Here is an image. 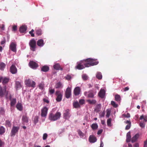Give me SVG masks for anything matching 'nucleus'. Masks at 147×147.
Returning a JSON list of instances; mask_svg holds the SVG:
<instances>
[{"instance_id": "f257e3e1", "label": "nucleus", "mask_w": 147, "mask_h": 147, "mask_svg": "<svg viewBox=\"0 0 147 147\" xmlns=\"http://www.w3.org/2000/svg\"><path fill=\"white\" fill-rule=\"evenodd\" d=\"M96 59L88 58L82 60L77 63V65L76 68L79 70L82 69L85 67H88L90 66L96 65L98 63V61H96Z\"/></svg>"}, {"instance_id": "f03ea898", "label": "nucleus", "mask_w": 147, "mask_h": 147, "mask_svg": "<svg viewBox=\"0 0 147 147\" xmlns=\"http://www.w3.org/2000/svg\"><path fill=\"white\" fill-rule=\"evenodd\" d=\"M61 115V113L58 112H57L55 114L51 113L49 116V119L52 121H56L60 118Z\"/></svg>"}, {"instance_id": "7ed1b4c3", "label": "nucleus", "mask_w": 147, "mask_h": 147, "mask_svg": "<svg viewBox=\"0 0 147 147\" xmlns=\"http://www.w3.org/2000/svg\"><path fill=\"white\" fill-rule=\"evenodd\" d=\"M6 93L5 97L7 98V95L8 93V91L6 90V86H5L3 88L2 87L0 86V96L1 97H3Z\"/></svg>"}, {"instance_id": "20e7f679", "label": "nucleus", "mask_w": 147, "mask_h": 147, "mask_svg": "<svg viewBox=\"0 0 147 147\" xmlns=\"http://www.w3.org/2000/svg\"><path fill=\"white\" fill-rule=\"evenodd\" d=\"M29 45L30 49L33 51H35L36 48V41L34 39L31 40L29 42Z\"/></svg>"}, {"instance_id": "39448f33", "label": "nucleus", "mask_w": 147, "mask_h": 147, "mask_svg": "<svg viewBox=\"0 0 147 147\" xmlns=\"http://www.w3.org/2000/svg\"><path fill=\"white\" fill-rule=\"evenodd\" d=\"M25 84L28 86L33 88L35 87L36 84V83L32 81L29 79L26 80L25 81Z\"/></svg>"}, {"instance_id": "423d86ee", "label": "nucleus", "mask_w": 147, "mask_h": 147, "mask_svg": "<svg viewBox=\"0 0 147 147\" xmlns=\"http://www.w3.org/2000/svg\"><path fill=\"white\" fill-rule=\"evenodd\" d=\"M19 129V128L18 127L13 126L11 132V137L14 136L18 132Z\"/></svg>"}, {"instance_id": "0eeeda50", "label": "nucleus", "mask_w": 147, "mask_h": 147, "mask_svg": "<svg viewBox=\"0 0 147 147\" xmlns=\"http://www.w3.org/2000/svg\"><path fill=\"white\" fill-rule=\"evenodd\" d=\"M16 43L15 42L11 43L9 47V49L13 52L16 53Z\"/></svg>"}, {"instance_id": "6e6552de", "label": "nucleus", "mask_w": 147, "mask_h": 147, "mask_svg": "<svg viewBox=\"0 0 147 147\" xmlns=\"http://www.w3.org/2000/svg\"><path fill=\"white\" fill-rule=\"evenodd\" d=\"M71 114L70 110L68 109L65 110L63 114L64 118L66 119H68L69 118Z\"/></svg>"}, {"instance_id": "1a4fd4ad", "label": "nucleus", "mask_w": 147, "mask_h": 147, "mask_svg": "<svg viewBox=\"0 0 147 147\" xmlns=\"http://www.w3.org/2000/svg\"><path fill=\"white\" fill-rule=\"evenodd\" d=\"M48 109L46 107H44L41 110V116L46 117L47 115Z\"/></svg>"}, {"instance_id": "9d476101", "label": "nucleus", "mask_w": 147, "mask_h": 147, "mask_svg": "<svg viewBox=\"0 0 147 147\" xmlns=\"http://www.w3.org/2000/svg\"><path fill=\"white\" fill-rule=\"evenodd\" d=\"M55 94L57 96L56 99V100L57 102H60L62 99V94L59 91H57Z\"/></svg>"}, {"instance_id": "9b49d317", "label": "nucleus", "mask_w": 147, "mask_h": 147, "mask_svg": "<svg viewBox=\"0 0 147 147\" xmlns=\"http://www.w3.org/2000/svg\"><path fill=\"white\" fill-rule=\"evenodd\" d=\"M29 65L31 68L34 69H36L38 66L36 63L32 61H30Z\"/></svg>"}, {"instance_id": "f8f14e48", "label": "nucleus", "mask_w": 147, "mask_h": 147, "mask_svg": "<svg viewBox=\"0 0 147 147\" xmlns=\"http://www.w3.org/2000/svg\"><path fill=\"white\" fill-rule=\"evenodd\" d=\"M65 96L66 98H70L71 96V89L68 87L66 90L65 93Z\"/></svg>"}, {"instance_id": "ddd939ff", "label": "nucleus", "mask_w": 147, "mask_h": 147, "mask_svg": "<svg viewBox=\"0 0 147 147\" xmlns=\"http://www.w3.org/2000/svg\"><path fill=\"white\" fill-rule=\"evenodd\" d=\"M10 72L13 74H16L17 72V69L14 65H12L10 67Z\"/></svg>"}, {"instance_id": "4468645a", "label": "nucleus", "mask_w": 147, "mask_h": 147, "mask_svg": "<svg viewBox=\"0 0 147 147\" xmlns=\"http://www.w3.org/2000/svg\"><path fill=\"white\" fill-rule=\"evenodd\" d=\"M29 118L26 114L23 115L22 117V121L23 123H28V122Z\"/></svg>"}, {"instance_id": "2eb2a0df", "label": "nucleus", "mask_w": 147, "mask_h": 147, "mask_svg": "<svg viewBox=\"0 0 147 147\" xmlns=\"http://www.w3.org/2000/svg\"><path fill=\"white\" fill-rule=\"evenodd\" d=\"M74 93L75 96L78 95L80 93V89L79 87H76L74 90Z\"/></svg>"}, {"instance_id": "dca6fc26", "label": "nucleus", "mask_w": 147, "mask_h": 147, "mask_svg": "<svg viewBox=\"0 0 147 147\" xmlns=\"http://www.w3.org/2000/svg\"><path fill=\"white\" fill-rule=\"evenodd\" d=\"M105 94V90L103 89H101L98 94L99 96L102 98H104Z\"/></svg>"}, {"instance_id": "f3484780", "label": "nucleus", "mask_w": 147, "mask_h": 147, "mask_svg": "<svg viewBox=\"0 0 147 147\" xmlns=\"http://www.w3.org/2000/svg\"><path fill=\"white\" fill-rule=\"evenodd\" d=\"M27 29V27L25 25H23L21 26L19 29V31L20 33H23L25 32Z\"/></svg>"}, {"instance_id": "a211bd4d", "label": "nucleus", "mask_w": 147, "mask_h": 147, "mask_svg": "<svg viewBox=\"0 0 147 147\" xmlns=\"http://www.w3.org/2000/svg\"><path fill=\"white\" fill-rule=\"evenodd\" d=\"M97 139L94 136L90 135L89 138V141L91 143H94L96 141Z\"/></svg>"}, {"instance_id": "6ab92c4d", "label": "nucleus", "mask_w": 147, "mask_h": 147, "mask_svg": "<svg viewBox=\"0 0 147 147\" xmlns=\"http://www.w3.org/2000/svg\"><path fill=\"white\" fill-rule=\"evenodd\" d=\"M54 68L56 70H62L63 68L61 67L60 64L58 63H56L53 66Z\"/></svg>"}, {"instance_id": "aec40b11", "label": "nucleus", "mask_w": 147, "mask_h": 147, "mask_svg": "<svg viewBox=\"0 0 147 147\" xmlns=\"http://www.w3.org/2000/svg\"><path fill=\"white\" fill-rule=\"evenodd\" d=\"M101 108V105L100 104H98L96 106L94 111L98 113L100 111Z\"/></svg>"}, {"instance_id": "412c9836", "label": "nucleus", "mask_w": 147, "mask_h": 147, "mask_svg": "<svg viewBox=\"0 0 147 147\" xmlns=\"http://www.w3.org/2000/svg\"><path fill=\"white\" fill-rule=\"evenodd\" d=\"M37 45L40 47H42L44 45V40L42 39L39 40L37 42Z\"/></svg>"}, {"instance_id": "4be33fe9", "label": "nucleus", "mask_w": 147, "mask_h": 147, "mask_svg": "<svg viewBox=\"0 0 147 147\" xmlns=\"http://www.w3.org/2000/svg\"><path fill=\"white\" fill-rule=\"evenodd\" d=\"M124 123L126 124H128L127 125L125 128V129L126 130H128L129 129L131 126V123L130 121L127 120L126 121H124Z\"/></svg>"}, {"instance_id": "5701e85b", "label": "nucleus", "mask_w": 147, "mask_h": 147, "mask_svg": "<svg viewBox=\"0 0 147 147\" xmlns=\"http://www.w3.org/2000/svg\"><path fill=\"white\" fill-rule=\"evenodd\" d=\"M139 137V134H136L131 139V141L133 143L136 142Z\"/></svg>"}, {"instance_id": "b1692460", "label": "nucleus", "mask_w": 147, "mask_h": 147, "mask_svg": "<svg viewBox=\"0 0 147 147\" xmlns=\"http://www.w3.org/2000/svg\"><path fill=\"white\" fill-rule=\"evenodd\" d=\"M86 101L90 105H94L95 104L96 102V100L95 99H88Z\"/></svg>"}, {"instance_id": "393cba45", "label": "nucleus", "mask_w": 147, "mask_h": 147, "mask_svg": "<svg viewBox=\"0 0 147 147\" xmlns=\"http://www.w3.org/2000/svg\"><path fill=\"white\" fill-rule=\"evenodd\" d=\"M49 70V67L47 66H44L41 68V71L45 72L48 71Z\"/></svg>"}, {"instance_id": "a878e982", "label": "nucleus", "mask_w": 147, "mask_h": 147, "mask_svg": "<svg viewBox=\"0 0 147 147\" xmlns=\"http://www.w3.org/2000/svg\"><path fill=\"white\" fill-rule=\"evenodd\" d=\"M131 136L130 135V133L129 132L127 134V138L126 141L127 142H130L131 141Z\"/></svg>"}, {"instance_id": "bb28decb", "label": "nucleus", "mask_w": 147, "mask_h": 147, "mask_svg": "<svg viewBox=\"0 0 147 147\" xmlns=\"http://www.w3.org/2000/svg\"><path fill=\"white\" fill-rule=\"evenodd\" d=\"M2 84L4 85L5 84L7 83L9 81V79L6 77H3L2 79Z\"/></svg>"}, {"instance_id": "cd10ccee", "label": "nucleus", "mask_w": 147, "mask_h": 147, "mask_svg": "<svg viewBox=\"0 0 147 147\" xmlns=\"http://www.w3.org/2000/svg\"><path fill=\"white\" fill-rule=\"evenodd\" d=\"M36 33L37 36H40L42 34V31L40 29L38 28L36 30Z\"/></svg>"}, {"instance_id": "c85d7f7f", "label": "nucleus", "mask_w": 147, "mask_h": 147, "mask_svg": "<svg viewBox=\"0 0 147 147\" xmlns=\"http://www.w3.org/2000/svg\"><path fill=\"white\" fill-rule=\"evenodd\" d=\"M6 66V64L3 62L0 63V69L2 71H3L5 68Z\"/></svg>"}, {"instance_id": "c756f323", "label": "nucleus", "mask_w": 147, "mask_h": 147, "mask_svg": "<svg viewBox=\"0 0 147 147\" xmlns=\"http://www.w3.org/2000/svg\"><path fill=\"white\" fill-rule=\"evenodd\" d=\"M73 105L74 107L76 108H80V107L79 103L77 101L73 102Z\"/></svg>"}, {"instance_id": "7c9ffc66", "label": "nucleus", "mask_w": 147, "mask_h": 147, "mask_svg": "<svg viewBox=\"0 0 147 147\" xmlns=\"http://www.w3.org/2000/svg\"><path fill=\"white\" fill-rule=\"evenodd\" d=\"M55 86L56 88H61L63 87V85L61 82H59L56 84Z\"/></svg>"}, {"instance_id": "2f4dec72", "label": "nucleus", "mask_w": 147, "mask_h": 147, "mask_svg": "<svg viewBox=\"0 0 147 147\" xmlns=\"http://www.w3.org/2000/svg\"><path fill=\"white\" fill-rule=\"evenodd\" d=\"M96 78L98 80H100L102 78V76L101 73L100 72H98L96 74Z\"/></svg>"}, {"instance_id": "473e14b6", "label": "nucleus", "mask_w": 147, "mask_h": 147, "mask_svg": "<svg viewBox=\"0 0 147 147\" xmlns=\"http://www.w3.org/2000/svg\"><path fill=\"white\" fill-rule=\"evenodd\" d=\"M5 129L3 126L0 127V135H2L5 132Z\"/></svg>"}, {"instance_id": "72a5a7b5", "label": "nucleus", "mask_w": 147, "mask_h": 147, "mask_svg": "<svg viewBox=\"0 0 147 147\" xmlns=\"http://www.w3.org/2000/svg\"><path fill=\"white\" fill-rule=\"evenodd\" d=\"M16 87L17 89L18 88H20L21 87V85L19 81L16 82Z\"/></svg>"}, {"instance_id": "f704fd0d", "label": "nucleus", "mask_w": 147, "mask_h": 147, "mask_svg": "<svg viewBox=\"0 0 147 147\" xmlns=\"http://www.w3.org/2000/svg\"><path fill=\"white\" fill-rule=\"evenodd\" d=\"M16 107L19 111H21L22 110V105L20 103H18L16 106Z\"/></svg>"}, {"instance_id": "c9c22d12", "label": "nucleus", "mask_w": 147, "mask_h": 147, "mask_svg": "<svg viewBox=\"0 0 147 147\" xmlns=\"http://www.w3.org/2000/svg\"><path fill=\"white\" fill-rule=\"evenodd\" d=\"M16 98H13L12 100H11V106H13L16 103Z\"/></svg>"}, {"instance_id": "e433bc0d", "label": "nucleus", "mask_w": 147, "mask_h": 147, "mask_svg": "<svg viewBox=\"0 0 147 147\" xmlns=\"http://www.w3.org/2000/svg\"><path fill=\"white\" fill-rule=\"evenodd\" d=\"M92 129H96L98 127V125L97 123H93L91 126Z\"/></svg>"}, {"instance_id": "4c0bfd02", "label": "nucleus", "mask_w": 147, "mask_h": 147, "mask_svg": "<svg viewBox=\"0 0 147 147\" xmlns=\"http://www.w3.org/2000/svg\"><path fill=\"white\" fill-rule=\"evenodd\" d=\"M34 123L35 125H36L37 123L38 122V116H35L34 119Z\"/></svg>"}, {"instance_id": "58836bf2", "label": "nucleus", "mask_w": 147, "mask_h": 147, "mask_svg": "<svg viewBox=\"0 0 147 147\" xmlns=\"http://www.w3.org/2000/svg\"><path fill=\"white\" fill-rule=\"evenodd\" d=\"M115 100L119 102L120 101L121 97L120 95L117 94L115 95Z\"/></svg>"}, {"instance_id": "ea45409f", "label": "nucleus", "mask_w": 147, "mask_h": 147, "mask_svg": "<svg viewBox=\"0 0 147 147\" xmlns=\"http://www.w3.org/2000/svg\"><path fill=\"white\" fill-rule=\"evenodd\" d=\"M111 105L114 108H117L118 106V104L116 103L115 102L113 101H111Z\"/></svg>"}, {"instance_id": "a19ab883", "label": "nucleus", "mask_w": 147, "mask_h": 147, "mask_svg": "<svg viewBox=\"0 0 147 147\" xmlns=\"http://www.w3.org/2000/svg\"><path fill=\"white\" fill-rule=\"evenodd\" d=\"M5 125L7 127H11V122L9 120H6L5 122Z\"/></svg>"}, {"instance_id": "79ce46f5", "label": "nucleus", "mask_w": 147, "mask_h": 147, "mask_svg": "<svg viewBox=\"0 0 147 147\" xmlns=\"http://www.w3.org/2000/svg\"><path fill=\"white\" fill-rule=\"evenodd\" d=\"M111 119H109L107 121V125L109 127H111Z\"/></svg>"}, {"instance_id": "37998d69", "label": "nucleus", "mask_w": 147, "mask_h": 147, "mask_svg": "<svg viewBox=\"0 0 147 147\" xmlns=\"http://www.w3.org/2000/svg\"><path fill=\"white\" fill-rule=\"evenodd\" d=\"M44 86V84L43 83H40L38 85L39 88L41 90L43 89Z\"/></svg>"}, {"instance_id": "c03bdc74", "label": "nucleus", "mask_w": 147, "mask_h": 147, "mask_svg": "<svg viewBox=\"0 0 147 147\" xmlns=\"http://www.w3.org/2000/svg\"><path fill=\"white\" fill-rule=\"evenodd\" d=\"M80 105H83L85 104V100L83 99H80L79 100Z\"/></svg>"}, {"instance_id": "a18cd8bd", "label": "nucleus", "mask_w": 147, "mask_h": 147, "mask_svg": "<svg viewBox=\"0 0 147 147\" xmlns=\"http://www.w3.org/2000/svg\"><path fill=\"white\" fill-rule=\"evenodd\" d=\"M94 96V94L92 92H90L89 93L88 95V98H92Z\"/></svg>"}, {"instance_id": "49530a36", "label": "nucleus", "mask_w": 147, "mask_h": 147, "mask_svg": "<svg viewBox=\"0 0 147 147\" xmlns=\"http://www.w3.org/2000/svg\"><path fill=\"white\" fill-rule=\"evenodd\" d=\"M122 116L124 117H126V118H129L130 117V114L128 113H127L126 114H123L122 115Z\"/></svg>"}, {"instance_id": "de8ad7c7", "label": "nucleus", "mask_w": 147, "mask_h": 147, "mask_svg": "<svg viewBox=\"0 0 147 147\" xmlns=\"http://www.w3.org/2000/svg\"><path fill=\"white\" fill-rule=\"evenodd\" d=\"M78 133L79 135L80 136L84 137V134L80 130H79L78 131Z\"/></svg>"}, {"instance_id": "09e8293b", "label": "nucleus", "mask_w": 147, "mask_h": 147, "mask_svg": "<svg viewBox=\"0 0 147 147\" xmlns=\"http://www.w3.org/2000/svg\"><path fill=\"white\" fill-rule=\"evenodd\" d=\"M82 78L84 80H86L88 79V76L86 74H83L82 76Z\"/></svg>"}, {"instance_id": "8fccbe9b", "label": "nucleus", "mask_w": 147, "mask_h": 147, "mask_svg": "<svg viewBox=\"0 0 147 147\" xmlns=\"http://www.w3.org/2000/svg\"><path fill=\"white\" fill-rule=\"evenodd\" d=\"M5 113V111L3 108L1 107L0 108V114L3 115Z\"/></svg>"}, {"instance_id": "3c124183", "label": "nucleus", "mask_w": 147, "mask_h": 147, "mask_svg": "<svg viewBox=\"0 0 147 147\" xmlns=\"http://www.w3.org/2000/svg\"><path fill=\"white\" fill-rule=\"evenodd\" d=\"M34 30L33 29H32L29 32V33L31 35L32 37H34V34L33 33Z\"/></svg>"}, {"instance_id": "603ef678", "label": "nucleus", "mask_w": 147, "mask_h": 147, "mask_svg": "<svg viewBox=\"0 0 147 147\" xmlns=\"http://www.w3.org/2000/svg\"><path fill=\"white\" fill-rule=\"evenodd\" d=\"M139 125L140 127L142 128H144L145 126V124L142 122H140V123Z\"/></svg>"}, {"instance_id": "864d4df0", "label": "nucleus", "mask_w": 147, "mask_h": 147, "mask_svg": "<svg viewBox=\"0 0 147 147\" xmlns=\"http://www.w3.org/2000/svg\"><path fill=\"white\" fill-rule=\"evenodd\" d=\"M48 136V135L47 134L45 133L43 134V139L44 140H46Z\"/></svg>"}, {"instance_id": "5fc2aeb1", "label": "nucleus", "mask_w": 147, "mask_h": 147, "mask_svg": "<svg viewBox=\"0 0 147 147\" xmlns=\"http://www.w3.org/2000/svg\"><path fill=\"white\" fill-rule=\"evenodd\" d=\"M17 26L15 25H13L12 27V30L13 31H15L17 30Z\"/></svg>"}, {"instance_id": "6e6d98bb", "label": "nucleus", "mask_w": 147, "mask_h": 147, "mask_svg": "<svg viewBox=\"0 0 147 147\" xmlns=\"http://www.w3.org/2000/svg\"><path fill=\"white\" fill-rule=\"evenodd\" d=\"M111 111L110 110H107L106 116L107 117H109L111 113Z\"/></svg>"}, {"instance_id": "4d7b16f0", "label": "nucleus", "mask_w": 147, "mask_h": 147, "mask_svg": "<svg viewBox=\"0 0 147 147\" xmlns=\"http://www.w3.org/2000/svg\"><path fill=\"white\" fill-rule=\"evenodd\" d=\"M49 91L50 94H51L54 93L55 92L54 89H50V88H49Z\"/></svg>"}, {"instance_id": "13d9d810", "label": "nucleus", "mask_w": 147, "mask_h": 147, "mask_svg": "<svg viewBox=\"0 0 147 147\" xmlns=\"http://www.w3.org/2000/svg\"><path fill=\"white\" fill-rule=\"evenodd\" d=\"M71 78V77L70 75H67L65 77V78L67 80H70Z\"/></svg>"}, {"instance_id": "bf43d9fd", "label": "nucleus", "mask_w": 147, "mask_h": 147, "mask_svg": "<svg viewBox=\"0 0 147 147\" xmlns=\"http://www.w3.org/2000/svg\"><path fill=\"white\" fill-rule=\"evenodd\" d=\"M102 131L103 130L102 129H100L97 132V134L98 135L100 134H101V133H102Z\"/></svg>"}, {"instance_id": "052dcab7", "label": "nucleus", "mask_w": 147, "mask_h": 147, "mask_svg": "<svg viewBox=\"0 0 147 147\" xmlns=\"http://www.w3.org/2000/svg\"><path fill=\"white\" fill-rule=\"evenodd\" d=\"M144 147H147V139L144 142Z\"/></svg>"}, {"instance_id": "680f3d73", "label": "nucleus", "mask_w": 147, "mask_h": 147, "mask_svg": "<svg viewBox=\"0 0 147 147\" xmlns=\"http://www.w3.org/2000/svg\"><path fill=\"white\" fill-rule=\"evenodd\" d=\"M123 89L124 91H126L128 90L129 89V88L128 87H127Z\"/></svg>"}, {"instance_id": "e2e57ef3", "label": "nucleus", "mask_w": 147, "mask_h": 147, "mask_svg": "<svg viewBox=\"0 0 147 147\" xmlns=\"http://www.w3.org/2000/svg\"><path fill=\"white\" fill-rule=\"evenodd\" d=\"M4 143L0 139V147H1Z\"/></svg>"}, {"instance_id": "0e129e2a", "label": "nucleus", "mask_w": 147, "mask_h": 147, "mask_svg": "<svg viewBox=\"0 0 147 147\" xmlns=\"http://www.w3.org/2000/svg\"><path fill=\"white\" fill-rule=\"evenodd\" d=\"M105 114V113L104 112H103L100 114V115L101 117H102L104 116Z\"/></svg>"}, {"instance_id": "69168bd1", "label": "nucleus", "mask_w": 147, "mask_h": 147, "mask_svg": "<svg viewBox=\"0 0 147 147\" xmlns=\"http://www.w3.org/2000/svg\"><path fill=\"white\" fill-rule=\"evenodd\" d=\"M43 100L44 102H46L47 103H48L49 102V101L46 98H44L43 99Z\"/></svg>"}, {"instance_id": "338daca9", "label": "nucleus", "mask_w": 147, "mask_h": 147, "mask_svg": "<svg viewBox=\"0 0 147 147\" xmlns=\"http://www.w3.org/2000/svg\"><path fill=\"white\" fill-rule=\"evenodd\" d=\"M134 147H139V145L138 143H136L134 145Z\"/></svg>"}, {"instance_id": "774afa93", "label": "nucleus", "mask_w": 147, "mask_h": 147, "mask_svg": "<svg viewBox=\"0 0 147 147\" xmlns=\"http://www.w3.org/2000/svg\"><path fill=\"white\" fill-rule=\"evenodd\" d=\"M144 119L145 122H146L147 121V117L146 116H145Z\"/></svg>"}]
</instances>
